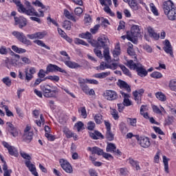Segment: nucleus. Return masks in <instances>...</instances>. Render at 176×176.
Wrapping results in <instances>:
<instances>
[{
	"mask_svg": "<svg viewBox=\"0 0 176 176\" xmlns=\"http://www.w3.org/2000/svg\"><path fill=\"white\" fill-rule=\"evenodd\" d=\"M12 35L13 36L16 38V39H18L19 42H21V43H23V45H26L27 46H31V45H32V43L31 42V41L28 40L25 36V34H24V33L23 32L14 31L12 32Z\"/></svg>",
	"mask_w": 176,
	"mask_h": 176,
	"instance_id": "6",
	"label": "nucleus"
},
{
	"mask_svg": "<svg viewBox=\"0 0 176 176\" xmlns=\"http://www.w3.org/2000/svg\"><path fill=\"white\" fill-rule=\"evenodd\" d=\"M12 1L18 7L19 12H21V10H25L24 6L21 4V1H20V0H12Z\"/></svg>",
	"mask_w": 176,
	"mask_h": 176,
	"instance_id": "34",
	"label": "nucleus"
},
{
	"mask_svg": "<svg viewBox=\"0 0 176 176\" xmlns=\"http://www.w3.org/2000/svg\"><path fill=\"white\" fill-rule=\"evenodd\" d=\"M111 115L113 116L115 120H118L119 119V113L117 109H112L111 111Z\"/></svg>",
	"mask_w": 176,
	"mask_h": 176,
	"instance_id": "45",
	"label": "nucleus"
},
{
	"mask_svg": "<svg viewBox=\"0 0 176 176\" xmlns=\"http://www.w3.org/2000/svg\"><path fill=\"white\" fill-rule=\"evenodd\" d=\"M119 129L122 134H126L129 131V129H127V126H126V124L124 122H120V124H119Z\"/></svg>",
	"mask_w": 176,
	"mask_h": 176,
	"instance_id": "29",
	"label": "nucleus"
},
{
	"mask_svg": "<svg viewBox=\"0 0 176 176\" xmlns=\"http://www.w3.org/2000/svg\"><path fill=\"white\" fill-rule=\"evenodd\" d=\"M9 133L12 135V137H18L19 136V131L17 130V128H14L13 129H11L9 131Z\"/></svg>",
	"mask_w": 176,
	"mask_h": 176,
	"instance_id": "58",
	"label": "nucleus"
},
{
	"mask_svg": "<svg viewBox=\"0 0 176 176\" xmlns=\"http://www.w3.org/2000/svg\"><path fill=\"white\" fill-rule=\"evenodd\" d=\"M133 95L134 97L135 101H136L137 104H141V95L138 94L137 91L133 92Z\"/></svg>",
	"mask_w": 176,
	"mask_h": 176,
	"instance_id": "40",
	"label": "nucleus"
},
{
	"mask_svg": "<svg viewBox=\"0 0 176 176\" xmlns=\"http://www.w3.org/2000/svg\"><path fill=\"white\" fill-rule=\"evenodd\" d=\"M140 27L137 25H133L131 28V32H127L126 38L128 41H131L133 43H137L138 42V36H140Z\"/></svg>",
	"mask_w": 176,
	"mask_h": 176,
	"instance_id": "4",
	"label": "nucleus"
},
{
	"mask_svg": "<svg viewBox=\"0 0 176 176\" xmlns=\"http://www.w3.org/2000/svg\"><path fill=\"white\" fill-rule=\"evenodd\" d=\"M148 32L151 38H154L155 41H157L159 38H160V35L157 33L155 32V30H153V28H152L151 26H148L147 28Z\"/></svg>",
	"mask_w": 176,
	"mask_h": 176,
	"instance_id": "22",
	"label": "nucleus"
},
{
	"mask_svg": "<svg viewBox=\"0 0 176 176\" xmlns=\"http://www.w3.org/2000/svg\"><path fill=\"white\" fill-rule=\"evenodd\" d=\"M89 135L91 138H93V140H98V138H102V140H104V135H102V134L98 131L90 132Z\"/></svg>",
	"mask_w": 176,
	"mask_h": 176,
	"instance_id": "21",
	"label": "nucleus"
},
{
	"mask_svg": "<svg viewBox=\"0 0 176 176\" xmlns=\"http://www.w3.org/2000/svg\"><path fill=\"white\" fill-rule=\"evenodd\" d=\"M164 50L167 54H170L171 57H174L173 54V46L168 40H165Z\"/></svg>",
	"mask_w": 176,
	"mask_h": 176,
	"instance_id": "18",
	"label": "nucleus"
},
{
	"mask_svg": "<svg viewBox=\"0 0 176 176\" xmlns=\"http://www.w3.org/2000/svg\"><path fill=\"white\" fill-rule=\"evenodd\" d=\"M85 82H86V80H83V81H80L79 84L82 91L85 93V94H87L89 93V86H87V85Z\"/></svg>",
	"mask_w": 176,
	"mask_h": 176,
	"instance_id": "25",
	"label": "nucleus"
},
{
	"mask_svg": "<svg viewBox=\"0 0 176 176\" xmlns=\"http://www.w3.org/2000/svg\"><path fill=\"white\" fill-rule=\"evenodd\" d=\"M34 74H36V69L35 67H30L28 71V68L25 69V80L27 82H30L34 78Z\"/></svg>",
	"mask_w": 176,
	"mask_h": 176,
	"instance_id": "11",
	"label": "nucleus"
},
{
	"mask_svg": "<svg viewBox=\"0 0 176 176\" xmlns=\"http://www.w3.org/2000/svg\"><path fill=\"white\" fill-rule=\"evenodd\" d=\"M174 123V117L173 116H168V119L165 120V124L166 126H170V124H173Z\"/></svg>",
	"mask_w": 176,
	"mask_h": 176,
	"instance_id": "52",
	"label": "nucleus"
},
{
	"mask_svg": "<svg viewBox=\"0 0 176 176\" xmlns=\"http://www.w3.org/2000/svg\"><path fill=\"white\" fill-rule=\"evenodd\" d=\"M106 151L111 152V153H115L116 152V145L113 143H107Z\"/></svg>",
	"mask_w": 176,
	"mask_h": 176,
	"instance_id": "24",
	"label": "nucleus"
},
{
	"mask_svg": "<svg viewBox=\"0 0 176 176\" xmlns=\"http://www.w3.org/2000/svg\"><path fill=\"white\" fill-rule=\"evenodd\" d=\"M103 56L107 63H109V61H111V56L109 55V47L104 50Z\"/></svg>",
	"mask_w": 176,
	"mask_h": 176,
	"instance_id": "28",
	"label": "nucleus"
},
{
	"mask_svg": "<svg viewBox=\"0 0 176 176\" xmlns=\"http://www.w3.org/2000/svg\"><path fill=\"white\" fill-rule=\"evenodd\" d=\"M87 151L91 152L92 155H98V156H101L104 153V151L97 146L88 147Z\"/></svg>",
	"mask_w": 176,
	"mask_h": 176,
	"instance_id": "20",
	"label": "nucleus"
},
{
	"mask_svg": "<svg viewBox=\"0 0 176 176\" xmlns=\"http://www.w3.org/2000/svg\"><path fill=\"white\" fill-rule=\"evenodd\" d=\"M108 42H109V39L104 36L98 37L97 41L94 40L89 41L93 47H102L104 50L109 48Z\"/></svg>",
	"mask_w": 176,
	"mask_h": 176,
	"instance_id": "5",
	"label": "nucleus"
},
{
	"mask_svg": "<svg viewBox=\"0 0 176 176\" xmlns=\"http://www.w3.org/2000/svg\"><path fill=\"white\" fill-rule=\"evenodd\" d=\"M163 10L168 20H170L171 21L176 20V7L171 0H168L164 2Z\"/></svg>",
	"mask_w": 176,
	"mask_h": 176,
	"instance_id": "1",
	"label": "nucleus"
},
{
	"mask_svg": "<svg viewBox=\"0 0 176 176\" xmlns=\"http://www.w3.org/2000/svg\"><path fill=\"white\" fill-rule=\"evenodd\" d=\"M33 135H34V133H32V132H29V133H24L23 140H25V141L26 142H30L31 140H32V136Z\"/></svg>",
	"mask_w": 176,
	"mask_h": 176,
	"instance_id": "30",
	"label": "nucleus"
},
{
	"mask_svg": "<svg viewBox=\"0 0 176 176\" xmlns=\"http://www.w3.org/2000/svg\"><path fill=\"white\" fill-rule=\"evenodd\" d=\"M94 53L99 58H103L102 52L101 50H98V47L94 49Z\"/></svg>",
	"mask_w": 176,
	"mask_h": 176,
	"instance_id": "51",
	"label": "nucleus"
},
{
	"mask_svg": "<svg viewBox=\"0 0 176 176\" xmlns=\"http://www.w3.org/2000/svg\"><path fill=\"white\" fill-rule=\"evenodd\" d=\"M103 97L108 101H115L118 100V93L113 90H106L103 94Z\"/></svg>",
	"mask_w": 176,
	"mask_h": 176,
	"instance_id": "9",
	"label": "nucleus"
},
{
	"mask_svg": "<svg viewBox=\"0 0 176 176\" xmlns=\"http://www.w3.org/2000/svg\"><path fill=\"white\" fill-rule=\"evenodd\" d=\"M63 28L69 31L71 30V21H65L63 23Z\"/></svg>",
	"mask_w": 176,
	"mask_h": 176,
	"instance_id": "50",
	"label": "nucleus"
},
{
	"mask_svg": "<svg viewBox=\"0 0 176 176\" xmlns=\"http://www.w3.org/2000/svg\"><path fill=\"white\" fill-rule=\"evenodd\" d=\"M113 54L114 58H116V57H118V56H120V47L117 46V47H116L115 50L113 51Z\"/></svg>",
	"mask_w": 176,
	"mask_h": 176,
	"instance_id": "56",
	"label": "nucleus"
},
{
	"mask_svg": "<svg viewBox=\"0 0 176 176\" xmlns=\"http://www.w3.org/2000/svg\"><path fill=\"white\" fill-rule=\"evenodd\" d=\"M78 112H80L81 116H82L84 119H86L87 118V112L86 111V107H80L78 109Z\"/></svg>",
	"mask_w": 176,
	"mask_h": 176,
	"instance_id": "46",
	"label": "nucleus"
},
{
	"mask_svg": "<svg viewBox=\"0 0 176 176\" xmlns=\"http://www.w3.org/2000/svg\"><path fill=\"white\" fill-rule=\"evenodd\" d=\"M121 68L122 72L124 74V75H126V76H129V78H131V73L130 72V70L126 68V66L122 65L120 66Z\"/></svg>",
	"mask_w": 176,
	"mask_h": 176,
	"instance_id": "37",
	"label": "nucleus"
},
{
	"mask_svg": "<svg viewBox=\"0 0 176 176\" xmlns=\"http://www.w3.org/2000/svg\"><path fill=\"white\" fill-rule=\"evenodd\" d=\"M151 78L154 79H160V78H163V75L162 73L159 72H154L151 74Z\"/></svg>",
	"mask_w": 176,
	"mask_h": 176,
	"instance_id": "43",
	"label": "nucleus"
},
{
	"mask_svg": "<svg viewBox=\"0 0 176 176\" xmlns=\"http://www.w3.org/2000/svg\"><path fill=\"white\" fill-rule=\"evenodd\" d=\"M111 75V72H106L102 73H98L94 74V78H98V79H104V78H107V76H109Z\"/></svg>",
	"mask_w": 176,
	"mask_h": 176,
	"instance_id": "26",
	"label": "nucleus"
},
{
	"mask_svg": "<svg viewBox=\"0 0 176 176\" xmlns=\"http://www.w3.org/2000/svg\"><path fill=\"white\" fill-rule=\"evenodd\" d=\"M98 28H100V25H96L94 28L90 29V32L91 34H96L97 31H98Z\"/></svg>",
	"mask_w": 176,
	"mask_h": 176,
	"instance_id": "64",
	"label": "nucleus"
},
{
	"mask_svg": "<svg viewBox=\"0 0 176 176\" xmlns=\"http://www.w3.org/2000/svg\"><path fill=\"white\" fill-rule=\"evenodd\" d=\"M15 25H19V28H23L27 25V19L23 16L14 17Z\"/></svg>",
	"mask_w": 176,
	"mask_h": 176,
	"instance_id": "14",
	"label": "nucleus"
},
{
	"mask_svg": "<svg viewBox=\"0 0 176 176\" xmlns=\"http://www.w3.org/2000/svg\"><path fill=\"white\" fill-rule=\"evenodd\" d=\"M108 69V63L105 62H101L100 65L96 67V69H97V71H104V69Z\"/></svg>",
	"mask_w": 176,
	"mask_h": 176,
	"instance_id": "31",
	"label": "nucleus"
},
{
	"mask_svg": "<svg viewBox=\"0 0 176 176\" xmlns=\"http://www.w3.org/2000/svg\"><path fill=\"white\" fill-rule=\"evenodd\" d=\"M83 122L79 121L76 123V124L75 125V127H76L77 131L79 132L80 131V130H83Z\"/></svg>",
	"mask_w": 176,
	"mask_h": 176,
	"instance_id": "60",
	"label": "nucleus"
},
{
	"mask_svg": "<svg viewBox=\"0 0 176 176\" xmlns=\"http://www.w3.org/2000/svg\"><path fill=\"white\" fill-rule=\"evenodd\" d=\"M46 79L52 80V82H58V80H60V77L58 76H47L45 78L44 80H46Z\"/></svg>",
	"mask_w": 176,
	"mask_h": 176,
	"instance_id": "42",
	"label": "nucleus"
},
{
	"mask_svg": "<svg viewBox=\"0 0 176 176\" xmlns=\"http://www.w3.org/2000/svg\"><path fill=\"white\" fill-rule=\"evenodd\" d=\"M34 43H36V45H38V46H41V47H45V49H47V50H50V47L46 45L43 41L36 40L34 41Z\"/></svg>",
	"mask_w": 176,
	"mask_h": 176,
	"instance_id": "32",
	"label": "nucleus"
},
{
	"mask_svg": "<svg viewBox=\"0 0 176 176\" xmlns=\"http://www.w3.org/2000/svg\"><path fill=\"white\" fill-rule=\"evenodd\" d=\"M162 159H163V163H164V170L167 173V174H168V173H169V171H168V159L167 158V157H166V155H164L162 157Z\"/></svg>",
	"mask_w": 176,
	"mask_h": 176,
	"instance_id": "33",
	"label": "nucleus"
},
{
	"mask_svg": "<svg viewBox=\"0 0 176 176\" xmlns=\"http://www.w3.org/2000/svg\"><path fill=\"white\" fill-rule=\"evenodd\" d=\"M28 38L29 39H43L46 36V33L45 32H38L32 34H28Z\"/></svg>",
	"mask_w": 176,
	"mask_h": 176,
	"instance_id": "17",
	"label": "nucleus"
},
{
	"mask_svg": "<svg viewBox=\"0 0 176 176\" xmlns=\"http://www.w3.org/2000/svg\"><path fill=\"white\" fill-rule=\"evenodd\" d=\"M35 122L38 127H41L42 126V123L43 124H45V118H43V114L40 115V120H36Z\"/></svg>",
	"mask_w": 176,
	"mask_h": 176,
	"instance_id": "48",
	"label": "nucleus"
},
{
	"mask_svg": "<svg viewBox=\"0 0 176 176\" xmlns=\"http://www.w3.org/2000/svg\"><path fill=\"white\" fill-rule=\"evenodd\" d=\"M41 89L46 98H57L58 96V89L47 84L41 85Z\"/></svg>",
	"mask_w": 176,
	"mask_h": 176,
	"instance_id": "2",
	"label": "nucleus"
},
{
	"mask_svg": "<svg viewBox=\"0 0 176 176\" xmlns=\"http://www.w3.org/2000/svg\"><path fill=\"white\" fill-rule=\"evenodd\" d=\"M136 140L139 141V144L142 148H149L151 146V141L149 140V138L146 137H140L138 136L136 138Z\"/></svg>",
	"mask_w": 176,
	"mask_h": 176,
	"instance_id": "12",
	"label": "nucleus"
},
{
	"mask_svg": "<svg viewBox=\"0 0 176 176\" xmlns=\"http://www.w3.org/2000/svg\"><path fill=\"white\" fill-rule=\"evenodd\" d=\"M28 168L29 169V170L32 173V174H33V175L34 176H39L38 175V172H36V168L35 167V165H31V166H30V165H28V164H26Z\"/></svg>",
	"mask_w": 176,
	"mask_h": 176,
	"instance_id": "35",
	"label": "nucleus"
},
{
	"mask_svg": "<svg viewBox=\"0 0 176 176\" xmlns=\"http://www.w3.org/2000/svg\"><path fill=\"white\" fill-rule=\"evenodd\" d=\"M34 5H36V6H38V8H41V9H45L46 10H47V9H49V7L45 6V5H43V3H42L41 1H39L38 0H36L35 2H33Z\"/></svg>",
	"mask_w": 176,
	"mask_h": 176,
	"instance_id": "55",
	"label": "nucleus"
},
{
	"mask_svg": "<svg viewBox=\"0 0 176 176\" xmlns=\"http://www.w3.org/2000/svg\"><path fill=\"white\" fill-rule=\"evenodd\" d=\"M94 120L97 124H101V120H102V116L101 114H96L94 117Z\"/></svg>",
	"mask_w": 176,
	"mask_h": 176,
	"instance_id": "53",
	"label": "nucleus"
},
{
	"mask_svg": "<svg viewBox=\"0 0 176 176\" xmlns=\"http://www.w3.org/2000/svg\"><path fill=\"white\" fill-rule=\"evenodd\" d=\"M2 82L3 83H4V85H6V86H8V87H10V86H12V80H10L9 77L3 78L2 79Z\"/></svg>",
	"mask_w": 176,
	"mask_h": 176,
	"instance_id": "49",
	"label": "nucleus"
},
{
	"mask_svg": "<svg viewBox=\"0 0 176 176\" xmlns=\"http://www.w3.org/2000/svg\"><path fill=\"white\" fill-rule=\"evenodd\" d=\"M24 10H21V12L25 13V14H27L28 16H36V17H43L45 16L43 11H38L40 13L38 14L32 6H30L27 9L24 8Z\"/></svg>",
	"mask_w": 176,
	"mask_h": 176,
	"instance_id": "7",
	"label": "nucleus"
},
{
	"mask_svg": "<svg viewBox=\"0 0 176 176\" xmlns=\"http://www.w3.org/2000/svg\"><path fill=\"white\" fill-rule=\"evenodd\" d=\"M126 65L130 69H133L138 72V75L144 78L148 75V72L144 68V66L141 63H135L133 60H128L126 62Z\"/></svg>",
	"mask_w": 176,
	"mask_h": 176,
	"instance_id": "3",
	"label": "nucleus"
},
{
	"mask_svg": "<svg viewBox=\"0 0 176 176\" xmlns=\"http://www.w3.org/2000/svg\"><path fill=\"white\" fill-rule=\"evenodd\" d=\"M20 155H21V157H23V159H25L26 160L25 162V164L26 167H27L28 164L30 168H32V166H34V164L32 163H31L32 157H30V155L29 154H28L27 153H25L24 151H20Z\"/></svg>",
	"mask_w": 176,
	"mask_h": 176,
	"instance_id": "19",
	"label": "nucleus"
},
{
	"mask_svg": "<svg viewBox=\"0 0 176 176\" xmlns=\"http://www.w3.org/2000/svg\"><path fill=\"white\" fill-rule=\"evenodd\" d=\"M2 144L3 145L4 148L8 149V153L11 155V156H14L15 157L19 156V151H17V149H16L14 146H10L9 143L6 142H2Z\"/></svg>",
	"mask_w": 176,
	"mask_h": 176,
	"instance_id": "10",
	"label": "nucleus"
},
{
	"mask_svg": "<svg viewBox=\"0 0 176 176\" xmlns=\"http://www.w3.org/2000/svg\"><path fill=\"white\" fill-rule=\"evenodd\" d=\"M118 86L120 87V89H122L125 91H126V94H129V93H131V87L126 81L123 80L119 79L117 82Z\"/></svg>",
	"mask_w": 176,
	"mask_h": 176,
	"instance_id": "13",
	"label": "nucleus"
},
{
	"mask_svg": "<svg viewBox=\"0 0 176 176\" xmlns=\"http://www.w3.org/2000/svg\"><path fill=\"white\" fill-rule=\"evenodd\" d=\"M168 86L172 91H176V79L170 80Z\"/></svg>",
	"mask_w": 176,
	"mask_h": 176,
	"instance_id": "38",
	"label": "nucleus"
},
{
	"mask_svg": "<svg viewBox=\"0 0 176 176\" xmlns=\"http://www.w3.org/2000/svg\"><path fill=\"white\" fill-rule=\"evenodd\" d=\"M12 49L14 52H15L16 53H19V54L25 53V52H27V50H25V49L19 48L16 45H12Z\"/></svg>",
	"mask_w": 176,
	"mask_h": 176,
	"instance_id": "39",
	"label": "nucleus"
},
{
	"mask_svg": "<svg viewBox=\"0 0 176 176\" xmlns=\"http://www.w3.org/2000/svg\"><path fill=\"white\" fill-rule=\"evenodd\" d=\"M74 13L76 14V16H80V14L83 13V10L80 7H77L74 10Z\"/></svg>",
	"mask_w": 176,
	"mask_h": 176,
	"instance_id": "62",
	"label": "nucleus"
},
{
	"mask_svg": "<svg viewBox=\"0 0 176 176\" xmlns=\"http://www.w3.org/2000/svg\"><path fill=\"white\" fill-rule=\"evenodd\" d=\"M95 127H96V123L93 122L92 121H90L87 123L88 130L93 131L94 130Z\"/></svg>",
	"mask_w": 176,
	"mask_h": 176,
	"instance_id": "61",
	"label": "nucleus"
},
{
	"mask_svg": "<svg viewBox=\"0 0 176 176\" xmlns=\"http://www.w3.org/2000/svg\"><path fill=\"white\" fill-rule=\"evenodd\" d=\"M127 122L131 124V126H133V127L137 126V119L135 118H128Z\"/></svg>",
	"mask_w": 176,
	"mask_h": 176,
	"instance_id": "57",
	"label": "nucleus"
},
{
	"mask_svg": "<svg viewBox=\"0 0 176 176\" xmlns=\"http://www.w3.org/2000/svg\"><path fill=\"white\" fill-rule=\"evenodd\" d=\"M65 65H67V67H69V68H72V69L80 68L81 67L80 65L75 62H72L71 60H65Z\"/></svg>",
	"mask_w": 176,
	"mask_h": 176,
	"instance_id": "23",
	"label": "nucleus"
},
{
	"mask_svg": "<svg viewBox=\"0 0 176 176\" xmlns=\"http://www.w3.org/2000/svg\"><path fill=\"white\" fill-rule=\"evenodd\" d=\"M59 163L60 164L61 168L65 173H67L68 174H71L74 170L72 169V166H71V164L67 160L60 159L59 160Z\"/></svg>",
	"mask_w": 176,
	"mask_h": 176,
	"instance_id": "8",
	"label": "nucleus"
},
{
	"mask_svg": "<svg viewBox=\"0 0 176 176\" xmlns=\"http://www.w3.org/2000/svg\"><path fill=\"white\" fill-rule=\"evenodd\" d=\"M47 67L50 72H61L62 74H67V71L56 65L50 64Z\"/></svg>",
	"mask_w": 176,
	"mask_h": 176,
	"instance_id": "15",
	"label": "nucleus"
},
{
	"mask_svg": "<svg viewBox=\"0 0 176 176\" xmlns=\"http://www.w3.org/2000/svg\"><path fill=\"white\" fill-rule=\"evenodd\" d=\"M120 93L124 98L122 104H124V107H130L131 105H133V102L129 99L130 98V95L129 94H126L123 91H120Z\"/></svg>",
	"mask_w": 176,
	"mask_h": 176,
	"instance_id": "16",
	"label": "nucleus"
},
{
	"mask_svg": "<svg viewBox=\"0 0 176 176\" xmlns=\"http://www.w3.org/2000/svg\"><path fill=\"white\" fill-rule=\"evenodd\" d=\"M47 24H50L51 23L54 24V25H56V27H58V23L56 21V20L52 19V17L48 16L47 18Z\"/></svg>",
	"mask_w": 176,
	"mask_h": 176,
	"instance_id": "59",
	"label": "nucleus"
},
{
	"mask_svg": "<svg viewBox=\"0 0 176 176\" xmlns=\"http://www.w3.org/2000/svg\"><path fill=\"white\" fill-rule=\"evenodd\" d=\"M150 8L151 9V12L153 13L155 16H159L157 9H156V7L155 6V4H153V3H150Z\"/></svg>",
	"mask_w": 176,
	"mask_h": 176,
	"instance_id": "54",
	"label": "nucleus"
},
{
	"mask_svg": "<svg viewBox=\"0 0 176 176\" xmlns=\"http://www.w3.org/2000/svg\"><path fill=\"white\" fill-rule=\"evenodd\" d=\"M74 43L76 45H82L83 46H89V44H87V43H86L85 41L80 38H75Z\"/></svg>",
	"mask_w": 176,
	"mask_h": 176,
	"instance_id": "44",
	"label": "nucleus"
},
{
	"mask_svg": "<svg viewBox=\"0 0 176 176\" xmlns=\"http://www.w3.org/2000/svg\"><path fill=\"white\" fill-rule=\"evenodd\" d=\"M64 14L65 17H67V19H68L69 20H72V21H74V23L76 22V19H75V17H74L67 10H64Z\"/></svg>",
	"mask_w": 176,
	"mask_h": 176,
	"instance_id": "36",
	"label": "nucleus"
},
{
	"mask_svg": "<svg viewBox=\"0 0 176 176\" xmlns=\"http://www.w3.org/2000/svg\"><path fill=\"white\" fill-rule=\"evenodd\" d=\"M37 76L41 79H43V78H45V76H46V74H45V70L42 69H40L38 73L37 74Z\"/></svg>",
	"mask_w": 176,
	"mask_h": 176,
	"instance_id": "63",
	"label": "nucleus"
},
{
	"mask_svg": "<svg viewBox=\"0 0 176 176\" xmlns=\"http://www.w3.org/2000/svg\"><path fill=\"white\" fill-rule=\"evenodd\" d=\"M106 138L108 141H113L114 135L111 131H107L106 132Z\"/></svg>",
	"mask_w": 176,
	"mask_h": 176,
	"instance_id": "47",
	"label": "nucleus"
},
{
	"mask_svg": "<svg viewBox=\"0 0 176 176\" xmlns=\"http://www.w3.org/2000/svg\"><path fill=\"white\" fill-rule=\"evenodd\" d=\"M128 3L131 8H132L133 10H138V3L135 0H128Z\"/></svg>",
	"mask_w": 176,
	"mask_h": 176,
	"instance_id": "27",
	"label": "nucleus"
},
{
	"mask_svg": "<svg viewBox=\"0 0 176 176\" xmlns=\"http://www.w3.org/2000/svg\"><path fill=\"white\" fill-rule=\"evenodd\" d=\"M155 96L158 100H160V101H166V95L162 92H157L155 94Z\"/></svg>",
	"mask_w": 176,
	"mask_h": 176,
	"instance_id": "41",
	"label": "nucleus"
}]
</instances>
